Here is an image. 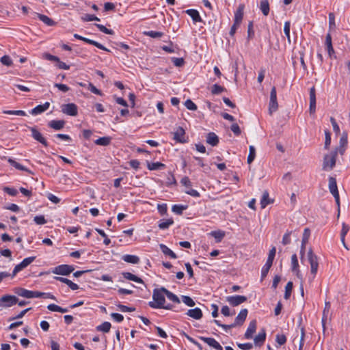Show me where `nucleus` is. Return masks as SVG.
I'll return each instance as SVG.
<instances>
[{
	"label": "nucleus",
	"instance_id": "bf43d9fd",
	"mask_svg": "<svg viewBox=\"0 0 350 350\" xmlns=\"http://www.w3.org/2000/svg\"><path fill=\"white\" fill-rule=\"evenodd\" d=\"M185 106L187 107V109L191 110V111H196L197 110V105L190 99H187L185 102Z\"/></svg>",
	"mask_w": 350,
	"mask_h": 350
},
{
	"label": "nucleus",
	"instance_id": "9d476101",
	"mask_svg": "<svg viewBox=\"0 0 350 350\" xmlns=\"http://www.w3.org/2000/svg\"><path fill=\"white\" fill-rule=\"evenodd\" d=\"M62 112L70 116H76L78 113L77 106L75 103L64 104L61 106Z\"/></svg>",
	"mask_w": 350,
	"mask_h": 350
},
{
	"label": "nucleus",
	"instance_id": "6e6d98bb",
	"mask_svg": "<svg viewBox=\"0 0 350 350\" xmlns=\"http://www.w3.org/2000/svg\"><path fill=\"white\" fill-rule=\"evenodd\" d=\"M5 114H9V115H16V116H26L25 111L23 110H5L3 112Z\"/></svg>",
	"mask_w": 350,
	"mask_h": 350
},
{
	"label": "nucleus",
	"instance_id": "a18cd8bd",
	"mask_svg": "<svg viewBox=\"0 0 350 350\" xmlns=\"http://www.w3.org/2000/svg\"><path fill=\"white\" fill-rule=\"evenodd\" d=\"M211 235L216 239L217 242H220L221 239L224 237L225 233L224 232L221 230L212 231L211 232Z\"/></svg>",
	"mask_w": 350,
	"mask_h": 350
},
{
	"label": "nucleus",
	"instance_id": "b1692460",
	"mask_svg": "<svg viewBox=\"0 0 350 350\" xmlns=\"http://www.w3.org/2000/svg\"><path fill=\"white\" fill-rule=\"evenodd\" d=\"M206 143L211 145L212 146H215L219 143V137L218 136L213 132H210L206 135Z\"/></svg>",
	"mask_w": 350,
	"mask_h": 350
},
{
	"label": "nucleus",
	"instance_id": "6ab92c4d",
	"mask_svg": "<svg viewBox=\"0 0 350 350\" xmlns=\"http://www.w3.org/2000/svg\"><path fill=\"white\" fill-rule=\"evenodd\" d=\"M256 320H253L250 321L249 326L245 333V338L246 339H251L252 338L253 334L256 332Z\"/></svg>",
	"mask_w": 350,
	"mask_h": 350
},
{
	"label": "nucleus",
	"instance_id": "69168bd1",
	"mask_svg": "<svg viewBox=\"0 0 350 350\" xmlns=\"http://www.w3.org/2000/svg\"><path fill=\"white\" fill-rule=\"evenodd\" d=\"M275 341L279 345H283L286 342V337L284 334H277Z\"/></svg>",
	"mask_w": 350,
	"mask_h": 350
},
{
	"label": "nucleus",
	"instance_id": "a878e982",
	"mask_svg": "<svg viewBox=\"0 0 350 350\" xmlns=\"http://www.w3.org/2000/svg\"><path fill=\"white\" fill-rule=\"evenodd\" d=\"M161 290L164 292V293H165V296L167 297L168 299L176 304L180 303V299L176 295L170 292L165 287H161Z\"/></svg>",
	"mask_w": 350,
	"mask_h": 350
},
{
	"label": "nucleus",
	"instance_id": "c9c22d12",
	"mask_svg": "<svg viewBox=\"0 0 350 350\" xmlns=\"http://www.w3.org/2000/svg\"><path fill=\"white\" fill-rule=\"evenodd\" d=\"M47 309L50 311L53 312H59L61 313H66L68 312V309L66 308H62L57 305H55L54 304H51L47 306Z\"/></svg>",
	"mask_w": 350,
	"mask_h": 350
},
{
	"label": "nucleus",
	"instance_id": "39448f33",
	"mask_svg": "<svg viewBox=\"0 0 350 350\" xmlns=\"http://www.w3.org/2000/svg\"><path fill=\"white\" fill-rule=\"evenodd\" d=\"M278 109V103L277 101V92L275 87H273L270 92V100L269 103V113L271 115Z\"/></svg>",
	"mask_w": 350,
	"mask_h": 350
},
{
	"label": "nucleus",
	"instance_id": "f257e3e1",
	"mask_svg": "<svg viewBox=\"0 0 350 350\" xmlns=\"http://www.w3.org/2000/svg\"><path fill=\"white\" fill-rule=\"evenodd\" d=\"M165 293L160 288H155L153 291L152 299L153 301H150L148 305L152 308H161L164 307L165 303Z\"/></svg>",
	"mask_w": 350,
	"mask_h": 350
},
{
	"label": "nucleus",
	"instance_id": "ddd939ff",
	"mask_svg": "<svg viewBox=\"0 0 350 350\" xmlns=\"http://www.w3.org/2000/svg\"><path fill=\"white\" fill-rule=\"evenodd\" d=\"M199 338L215 350H223L222 346L213 338L200 336Z\"/></svg>",
	"mask_w": 350,
	"mask_h": 350
},
{
	"label": "nucleus",
	"instance_id": "a19ab883",
	"mask_svg": "<svg viewBox=\"0 0 350 350\" xmlns=\"http://www.w3.org/2000/svg\"><path fill=\"white\" fill-rule=\"evenodd\" d=\"M329 190L331 193L338 191V187L336 183V180L334 177L329 178Z\"/></svg>",
	"mask_w": 350,
	"mask_h": 350
},
{
	"label": "nucleus",
	"instance_id": "5fc2aeb1",
	"mask_svg": "<svg viewBox=\"0 0 350 350\" xmlns=\"http://www.w3.org/2000/svg\"><path fill=\"white\" fill-rule=\"evenodd\" d=\"M291 269L293 271H295L299 269V262L296 254H293L291 256Z\"/></svg>",
	"mask_w": 350,
	"mask_h": 350
},
{
	"label": "nucleus",
	"instance_id": "f704fd0d",
	"mask_svg": "<svg viewBox=\"0 0 350 350\" xmlns=\"http://www.w3.org/2000/svg\"><path fill=\"white\" fill-rule=\"evenodd\" d=\"M174 224V220L172 218L167 219H161L159 221V228L161 230L167 229L171 225Z\"/></svg>",
	"mask_w": 350,
	"mask_h": 350
},
{
	"label": "nucleus",
	"instance_id": "ea45409f",
	"mask_svg": "<svg viewBox=\"0 0 350 350\" xmlns=\"http://www.w3.org/2000/svg\"><path fill=\"white\" fill-rule=\"evenodd\" d=\"M187 205H182V204H174L172 207V211L176 215H182L183 211L187 208Z\"/></svg>",
	"mask_w": 350,
	"mask_h": 350
},
{
	"label": "nucleus",
	"instance_id": "7c9ffc66",
	"mask_svg": "<svg viewBox=\"0 0 350 350\" xmlns=\"http://www.w3.org/2000/svg\"><path fill=\"white\" fill-rule=\"evenodd\" d=\"M159 247L161 252L166 256H170L171 258L176 259L177 258L176 254L171 250L168 247L164 244H160Z\"/></svg>",
	"mask_w": 350,
	"mask_h": 350
},
{
	"label": "nucleus",
	"instance_id": "f03ea898",
	"mask_svg": "<svg viewBox=\"0 0 350 350\" xmlns=\"http://www.w3.org/2000/svg\"><path fill=\"white\" fill-rule=\"evenodd\" d=\"M337 150H334L329 154H325L323 158V170H332L336 165Z\"/></svg>",
	"mask_w": 350,
	"mask_h": 350
},
{
	"label": "nucleus",
	"instance_id": "0eeeda50",
	"mask_svg": "<svg viewBox=\"0 0 350 350\" xmlns=\"http://www.w3.org/2000/svg\"><path fill=\"white\" fill-rule=\"evenodd\" d=\"M36 256H31L24 258L22 262L16 265L12 273V278L14 277L18 272L26 268L31 262L34 261Z\"/></svg>",
	"mask_w": 350,
	"mask_h": 350
},
{
	"label": "nucleus",
	"instance_id": "e433bc0d",
	"mask_svg": "<svg viewBox=\"0 0 350 350\" xmlns=\"http://www.w3.org/2000/svg\"><path fill=\"white\" fill-rule=\"evenodd\" d=\"M83 42L88 43V44H92V45H94L95 46H96L97 48L101 49V50H103V51H109V49H107L105 46H104L103 44H101L100 43L95 41V40H90L89 38H83Z\"/></svg>",
	"mask_w": 350,
	"mask_h": 350
},
{
	"label": "nucleus",
	"instance_id": "9b49d317",
	"mask_svg": "<svg viewBox=\"0 0 350 350\" xmlns=\"http://www.w3.org/2000/svg\"><path fill=\"white\" fill-rule=\"evenodd\" d=\"M348 134L347 132H343L339 142V146L336 148L335 150H337V153L339 152L341 155H342L347 148L348 144Z\"/></svg>",
	"mask_w": 350,
	"mask_h": 350
},
{
	"label": "nucleus",
	"instance_id": "cd10ccee",
	"mask_svg": "<svg viewBox=\"0 0 350 350\" xmlns=\"http://www.w3.org/2000/svg\"><path fill=\"white\" fill-rule=\"evenodd\" d=\"M14 293L17 294L18 296L30 299L31 296V291L23 288H16L14 289Z\"/></svg>",
	"mask_w": 350,
	"mask_h": 350
},
{
	"label": "nucleus",
	"instance_id": "4c0bfd02",
	"mask_svg": "<svg viewBox=\"0 0 350 350\" xmlns=\"http://www.w3.org/2000/svg\"><path fill=\"white\" fill-rule=\"evenodd\" d=\"M111 325L109 322L105 321L102 324L98 325L96 329L98 332H103L104 333H107L110 331Z\"/></svg>",
	"mask_w": 350,
	"mask_h": 350
},
{
	"label": "nucleus",
	"instance_id": "423d86ee",
	"mask_svg": "<svg viewBox=\"0 0 350 350\" xmlns=\"http://www.w3.org/2000/svg\"><path fill=\"white\" fill-rule=\"evenodd\" d=\"M74 269L72 265H61L54 267L52 270V273L57 275H68Z\"/></svg>",
	"mask_w": 350,
	"mask_h": 350
},
{
	"label": "nucleus",
	"instance_id": "4d7b16f0",
	"mask_svg": "<svg viewBox=\"0 0 350 350\" xmlns=\"http://www.w3.org/2000/svg\"><path fill=\"white\" fill-rule=\"evenodd\" d=\"M310 236V230L308 228H305L302 236L301 245H306L308 243Z\"/></svg>",
	"mask_w": 350,
	"mask_h": 350
},
{
	"label": "nucleus",
	"instance_id": "1a4fd4ad",
	"mask_svg": "<svg viewBox=\"0 0 350 350\" xmlns=\"http://www.w3.org/2000/svg\"><path fill=\"white\" fill-rule=\"evenodd\" d=\"M226 301L232 306H238L247 300V297L243 295L228 296L226 298Z\"/></svg>",
	"mask_w": 350,
	"mask_h": 350
},
{
	"label": "nucleus",
	"instance_id": "4468645a",
	"mask_svg": "<svg viewBox=\"0 0 350 350\" xmlns=\"http://www.w3.org/2000/svg\"><path fill=\"white\" fill-rule=\"evenodd\" d=\"M185 131L183 129V127L179 126L177 130L174 133V137L173 139L179 143H186L187 142V140L185 139Z\"/></svg>",
	"mask_w": 350,
	"mask_h": 350
},
{
	"label": "nucleus",
	"instance_id": "bb28decb",
	"mask_svg": "<svg viewBox=\"0 0 350 350\" xmlns=\"http://www.w3.org/2000/svg\"><path fill=\"white\" fill-rule=\"evenodd\" d=\"M36 14L38 18L47 26L51 27L56 25V22L47 16L39 13H36Z\"/></svg>",
	"mask_w": 350,
	"mask_h": 350
},
{
	"label": "nucleus",
	"instance_id": "4be33fe9",
	"mask_svg": "<svg viewBox=\"0 0 350 350\" xmlns=\"http://www.w3.org/2000/svg\"><path fill=\"white\" fill-rule=\"evenodd\" d=\"M245 5L244 4H239L237 11L234 13V20L237 24H241L243 17Z\"/></svg>",
	"mask_w": 350,
	"mask_h": 350
},
{
	"label": "nucleus",
	"instance_id": "20e7f679",
	"mask_svg": "<svg viewBox=\"0 0 350 350\" xmlns=\"http://www.w3.org/2000/svg\"><path fill=\"white\" fill-rule=\"evenodd\" d=\"M308 258L309 263L310 265V273L312 275V278H311V281L315 278L316 274L318 271L319 267V262L318 257L315 255L312 250L310 248L308 252Z\"/></svg>",
	"mask_w": 350,
	"mask_h": 350
},
{
	"label": "nucleus",
	"instance_id": "79ce46f5",
	"mask_svg": "<svg viewBox=\"0 0 350 350\" xmlns=\"http://www.w3.org/2000/svg\"><path fill=\"white\" fill-rule=\"evenodd\" d=\"M293 284L291 281H289L285 286V292L284 297L285 299H288L291 295Z\"/></svg>",
	"mask_w": 350,
	"mask_h": 350
},
{
	"label": "nucleus",
	"instance_id": "aec40b11",
	"mask_svg": "<svg viewBox=\"0 0 350 350\" xmlns=\"http://www.w3.org/2000/svg\"><path fill=\"white\" fill-rule=\"evenodd\" d=\"M186 314L196 320L200 319L203 316L202 312L199 308L188 310Z\"/></svg>",
	"mask_w": 350,
	"mask_h": 350
},
{
	"label": "nucleus",
	"instance_id": "2eb2a0df",
	"mask_svg": "<svg viewBox=\"0 0 350 350\" xmlns=\"http://www.w3.org/2000/svg\"><path fill=\"white\" fill-rule=\"evenodd\" d=\"M309 111L310 114H314L316 111V92L314 87H312L310 90Z\"/></svg>",
	"mask_w": 350,
	"mask_h": 350
},
{
	"label": "nucleus",
	"instance_id": "de8ad7c7",
	"mask_svg": "<svg viewBox=\"0 0 350 350\" xmlns=\"http://www.w3.org/2000/svg\"><path fill=\"white\" fill-rule=\"evenodd\" d=\"M290 28H291L290 21H286L284 23V32L285 36L287 38L288 42L289 44H291V36H290Z\"/></svg>",
	"mask_w": 350,
	"mask_h": 350
},
{
	"label": "nucleus",
	"instance_id": "774afa93",
	"mask_svg": "<svg viewBox=\"0 0 350 350\" xmlns=\"http://www.w3.org/2000/svg\"><path fill=\"white\" fill-rule=\"evenodd\" d=\"M291 231H287L283 236V238H282V243L283 245H288L291 243Z\"/></svg>",
	"mask_w": 350,
	"mask_h": 350
},
{
	"label": "nucleus",
	"instance_id": "2f4dec72",
	"mask_svg": "<svg viewBox=\"0 0 350 350\" xmlns=\"http://www.w3.org/2000/svg\"><path fill=\"white\" fill-rule=\"evenodd\" d=\"M266 339V333L265 329H262L254 338V342L256 345H261Z\"/></svg>",
	"mask_w": 350,
	"mask_h": 350
},
{
	"label": "nucleus",
	"instance_id": "0e129e2a",
	"mask_svg": "<svg viewBox=\"0 0 350 350\" xmlns=\"http://www.w3.org/2000/svg\"><path fill=\"white\" fill-rule=\"evenodd\" d=\"M325 148L328 149L331 144V133L328 130L325 131Z\"/></svg>",
	"mask_w": 350,
	"mask_h": 350
},
{
	"label": "nucleus",
	"instance_id": "49530a36",
	"mask_svg": "<svg viewBox=\"0 0 350 350\" xmlns=\"http://www.w3.org/2000/svg\"><path fill=\"white\" fill-rule=\"evenodd\" d=\"M81 19L84 22L94 21H100V18H98L96 16H95L94 14H85L83 15L81 17Z\"/></svg>",
	"mask_w": 350,
	"mask_h": 350
},
{
	"label": "nucleus",
	"instance_id": "58836bf2",
	"mask_svg": "<svg viewBox=\"0 0 350 350\" xmlns=\"http://www.w3.org/2000/svg\"><path fill=\"white\" fill-rule=\"evenodd\" d=\"M260 9L265 16H267L269 13V3L268 0H262L260 4Z\"/></svg>",
	"mask_w": 350,
	"mask_h": 350
},
{
	"label": "nucleus",
	"instance_id": "338daca9",
	"mask_svg": "<svg viewBox=\"0 0 350 350\" xmlns=\"http://www.w3.org/2000/svg\"><path fill=\"white\" fill-rule=\"evenodd\" d=\"M33 221L38 225H43L46 223V220L43 215H37L34 217Z\"/></svg>",
	"mask_w": 350,
	"mask_h": 350
},
{
	"label": "nucleus",
	"instance_id": "c85d7f7f",
	"mask_svg": "<svg viewBox=\"0 0 350 350\" xmlns=\"http://www.w3.org/2000/svg\"><path fill=\"white\" fill-rule=\"evenodd\" d=\"M122 259L126 262L131 264H137L139 262V258L135 255L125 254L122 256Z\"/></svg>",
	"mask_w": 350,
	"mask_h": 350
},
{
	"label": "nucleus",
	"instance_id": "052dcab7",
	"mask_svg": "<svg viewBox=\"0 0 350 350\" xmlns=\"http://www.w3.org/2000/svg\"><path fill=\"white\" fill-rule=\"evenodd\" d=\"M0 61L2 63V64L7 66H10L13 64L12 60L9 55H3V57H1Z\"/></svg>",
	"mask_w": 350,
	"mask_h": 350
},
{
	"label": "nucleus",
	"instance_id": "c03bdc74",
	"mask_svg": "<svg viewBox=\"0 0 350 350\" xmlns=\"http://www.w3.org/2000/svg\"><path fill=\"white\" fill-rule=\"evenodd\" d=\"M226 91V88L218 85V84H214L211 87V93L214 95L219 94L223 92Z\"/></svg>",
	"mask_w": 350,
	"mask_h": 350
},
{
	"label": "nucleus",
	"instance_id": "3c124183",
	"mask_svg": "<svg viewBox=\"0 0 350 350\" xmlns=\"http://www.w3.org/2000/svg\"><path fill=\"white\" fill-rule=\"evenodd\" d=\"M213 322L219 327H222L226 332H228V330L231 328L237 327L234 323L230 325H226L221 323L218 320H213Z\"/></svg>",
	"mask_w": 350,
	"mask_h": 350
},
{
	"label": "nucleus",
	"instance_id": "72a5a7b5",
	"mask_svg": "<svg viewBox=\"0 0 350 350\" xmlns=\"http://www.w3.org/2000/svg\"><path fill=\"white\" fill-rule=\"evenodd\" d=\"M8 161L12 167H15L18 170L31 172V171L29 170L26 167L22 165L21 164H20L19 163L16 162L15 160L11 158H9L8 159Z\"/></svg>",
	"mask_w": 350,
	"mask_h": 350
},
{
	"label": "nucleus",
	"instance_id": "864d4df0",
	"mask_svg": "<svg viewBox=\"0 0 350 350\" xmlns=\"http://www.w3.org/2000/svg\"><path fill=\"white\" fill-rule=\"evenodd\" d=\"M144 34L152 38H159L163 35L162 32L156 31H145Z\"/></svg>",
	"mask_w": 350,
	"mask_h": 350
},
{
	"label": "nucleus",
	"instance_id": "f3484780",
	"mask_svg": "<svg viewBox=\"0 0 350 350\" xmlns=\"http://www.w3.org/2000/svg\"><path fill=\"white\" fill-rule=\"evenodd\" d=\"M49 106L50 103L49 102H46L43 105H39L32 109L30 113L33 116L40 114L46 111L49 108Z\"/></svg>",
	"mask_w": 350,
	"mask_h": 350
},
{
	"label": "nucleus",
	"instance_id": "37998d69",
	"mask_svg": "<svg viewBox=\"0 0 350 350\" xmlns=\"http://www.w3.org/2000/svg\"><path fill=\"white\" fill-rule=\"evenodd\" d=\"M165 167V165L160 162H155L148 164V168L150 170H157L159 169L164 168Z\"/></svg>",
	"mask_w": 350,
	"mask_h": 350
},
{
	"label": "nucleus",
	"instance_id": "393cba45",
	"mask_svg": "<svg viewBox=\"0 0 350 350\" xmlns=\"http://www.w3.org/2000/svg\"><path fill=\"white\" fill-rule=\"evenodd\" d=\"M64 120H51L48 123V126L55 131H59L64 127Z\"/></svg>",
	"mask_w": 350,
	"mask_h": 350
},
{
	"label": "nucleus",
	"instance_id": "603ef678",
	"mask_svg": "<svg viewBox=\"0 0 350 350\" xmlns=\"http://www.w3.org/2000/svg\"><path fill=\"white\" fill-rule=\"evenodd\" d=\"M182 301L185 304L189 307H193L196 305L195 301L190 297L187 295L182 296Z\"/></svg>",
	"mask_w": 350,
	"mask_h": 350
},
{
	"label": "nucleus",
	"instance_id": "c756f323",
	"mask_svg": "<svg viewBox=\"0 0 350 350\" xmlns=\"http://www.w3.org/2000/svg\"><path fill=\"white\" fill-rule=\"evenodd\" d=\"M273 200L269 199V192L265 191L260 200V206L262 208H265L268 204L273 203Z\"/></svg>",
	"mask_w": 350,
	"mask_h": 350
},
{
	"label": "nucleus",
	"instance_id": "13d9d810",
	"mask_svg": "<svg viewBox=\"0 0 350 350\" xmlns=\"http://www.w3.org/2000/svg\"><path fill=\"white\" fill-rule=\"evenodd\" d=\"M96 231L100 236H102V237L104 238L103 243H104L105 245H109L111 243V240L107 237V234H105V232L103 230L99 229V228H96Z\"/></svg>",
	"mask_w": 350,
	"mask_h": 350
},
{
	"label": "nucleus",
	"instance_id": "e2e57ef3",
	"mask_svg": "<svg viewBox=\"0 0 350 350\" xmlns=\"http://www.w3.org/2000/svg\"><path fill=\"white\" fill-rule=\"evenodd\" d=\"M95 25L97 27V28L102 32L106 33L112 35L114 33V31L112 29H107L104 25L100 24H95Z\"/></svg>",
	"mask_w": 350,
	"mask_h": 350
},
{
	"label": "nucleus",
	"instance_id": "8fccbe9b",
	"mask_svg": "<svg viewBox=\"0 0 350 350\" xmlns=\"http://www.w3.org/2000/svg\"><path fill=\"white\" fill-rule=\"evenodd\" d=\"M171 61L176 67H181L185 64V60L183 57H172Z\"/></svg>",
	"mask_w": 350,
	"mask_h": 350
},
{
	"label": "nucleus",
	"instance_id": "09e8293b",
	"mask_svg": "<svg viewBox=\"0 0 350 350\" xmlns=\"http://www.w3.org/2000/svg\"><path fill=\"white\" fill-rule=\"evenodd\" d=\"M249 154L247 157V163L250 164L255 159L256 149L253 146H250L249 148Z\"/></svg>",
	"mask_w": 350,
	"mask_h": 350
},
{
	"label": "nucleus",
	"instance_id": "412c9836",
	"mask_svg": "<svg viewBox=\"0 0 350 350\" xmlns=\"http://www.w3.org/2000/svg\"><path fill=\"white\" fill-rule=\"evenodd\" d=\"M193 20L194 23L202 22V19L200 16L199 12L195 9H189L185 11Z\"/></svg>",
	"mask_w": 350,
	"mask_h": 350
},
{
	"label": "nucleus",
	"instance_id": "6e6552de",
	"mask_svg": "<svg viewBox=\"0 0 350 350\" xmlns=\"http://www.w3.org/2000/svg\"><path fill=\"white\" fill-rule=\"evenodd\" d=\"M18 299L14 295H5L0 298V306L4 308L11 307L18 303Z\"/></svg>",
	"mask_w": 350,
	"mask_h": 350
},
{
	"label": "nucleus",
	"instance_id": "7ed1b4c3",
	"mask_svg": "<svg viewBox=\"0 0 350 350\" xmlns=\"http://www.w3.org/2000/svg\"><path fill=\"white\" fill-rule=\"evenodd\" d=\"M276 253V249L275 247H273L269 252L268 258L266 263L262 267L261 270V280H262L268 274L270 268L272 266L275 256Z\"/></svg>",
	"mask_w": 350,
	"mask_h": 350
},
{
	"label": "nucleus",
	"instance_id": "5701e85b",
	"mask_svg": "<svg viewBox=\"0 0 350 350\" xmlns=\"http://www.w3.org/2000/svg\"><path fill=\"white\" fill-rule=\"evenodd\" d=\"M325 46H326V49H327L329 56L330 57H332V56L334 54V50L332 46V36L329 33H328L325 37Z\"/></svg>",
	"mask_w": 350,
	"mask_h": 350
},
{
	"label": "nucleus",
	"instance_id": "a211bd4d",
	"mask_svg": "<svg viewBox=\"0 0 350 350\" xmlns=\"http://www.w3.org/2000/svg\"><path fill=\"white\" fill-rule=\"evenodd\" d=\"M330 307H331L330 303L329 301H325V308L323 311V317H322V319H321V323H322V326H323V330H325V323L329 319Z\"/></svg>",
	"mask_w": 350,
	"mask_h": 350
},
{
	"label": "nucleus",
	"instance_id": "473e14b6",
	"mask_svg": "<svg viewBox=\"0 0 350 350\" xmlns=\"http://www.w3.org/2000/svg\"><path fill=\"white\" fill-rule=\"evenodd\" d=\"M111 137L109 136L99 137L94 141L95 144L98 146H107L110 144Z\"/></svg>",
	"mask_w": 350,
	"mask_h": 350
},
{
	"label": "nucleus",
	"instance_id": "dca6fc26",
	"mask_svg": "<svg viewBox=\"0 0 350 350\" xmlns=\"http://www.w3.org/2000/svg\"><path fill=\"white\" fill-rule=\"evenodd\" d=\"M247 314H248V310L246 308L242 309L239 312V313L238 314V315L237 316V317L235 318L234 321V323L235 324V325L237 327L241 326L243 324V323L245 322V321L247 318Z\"/></svg>",
	"mask_w": 350,
	"mask_h": 350
},
{
	"label": "nucleus",
	"instance_id": "680f3d73",
	"mask_svg": "<svg viewBox=\"0 0 350 350\" xmlns=\"http://www.w3.org/2000/svg\"><path fill=\"white\" fill-rule=\"evenodd\" d=\"M221 313L225 317L232 316L235 314L234 310L231 312L228 306H224L221 309Z\"/></svg>",
	"mask_w": 350,
	"mask_h": 350
},
{
	"label": "nucleus",
	"instance_id": "f8f14e48",
	"mask_svg": "<svg viewBox=\"0 0 350 350\" xmlns=\"http://www.w3.org/2000/svg\"><path fill=\"white\" fill-rule=\"evenodd\" d=\"M31 132V137L36 141L41 143L45 147L48 146V143L45 138L42 136L41 133L38 131L35 127H29Z\"/></svg>",
	"mask_w": 350,
	"mask_h": 350
}]
</instances>
